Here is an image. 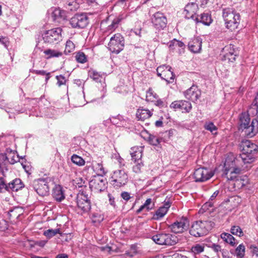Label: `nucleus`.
<instances>
[{"mask_svg":"<svg viewBox=\"0 0 258 258\" xmlns=\"http://www.w3.org/2000/svg\"><path fill=\"white\" fill-rule=\"evenodd\" d=\"M240 148L242 153L240 154L241 160L244 163H250L254 161L258 153V146L250 141L242 142Z\"/></svg>","mask_w":258,"mask_h":258,"instance_id":"nucleus-1","label":"nucleus"},{"mask_svg":"<svg viewBox=\"0 0 258 258\" xmlns=\"http://www.w3.org/2000/svg\"><path fill=\"white\" fill-rule=\"evenodd\" d=\"M222 16L228 29L233 31L238 28L240 21V15L236 13L234 9L229 8L223 9Z\"/></svg>","mask_w":258,"mask_h":258,"instance_id":"nucleus-2","label":"nucleus"},{"mask_svg":"<svg viewBox=\"0 0 258 258\" xmlns=\"http://www.w3.org/2000/svg\"><path fill=\"white\" fill-rule=\"evenodd\" d=\"M53 183L51 177L40 178L33 181L32 187L39 196L44 197L48 195L50 186Z\"/></svg>","mask_w":258,"mask_h":258,"instance_id":"nucleus-3","label":"nucleus"},{"mask_svg":"<svg viewBox=\"0 0 258 258\" xmlns=\"http://www.w3.org/2000/svg\"><path fill=\"white\" fill-rule=\"evenodd\" d=\"M108 49L112 53L118 54L124 47V39L120 34L117 33L112 36L108 43Z\"/></svg>","mask_w":258,"mask_h":258,"instance_id":"nucleus-4","label":"nucleus"},{"mask_svg":"<svg viewBox=\"0 0 258 258\" xmlns=\"http://www.w3.org/2000/svg\"><path fill=\"white\" fill-rule=\"evenodd\" d=\"M91 202L88 195L83 192L79 193L77 198L76 211L79 214L88 213L91 209Z\"/></svg>","mask_w":258,"mask_h":258,"instance_id":"nucleus-5","label":"nucleus"},{"mask_svg":"<svg viewBox=\"0 0 258 258\" xmlns=\"http://www.w3.org/2000/svg\"><path fill=\"white\" fill-rule=\"evenodd\" d=\"M238 130L244 132L247 137H251V121L249 114L248 112H242L238 116Z\"/></svg>","mask_w":258,"mask_h":258,"instance_id":"nucleus-6","label":"nucleus"},{"mask_svg":"<svg viewBox=\"0 0 258 258\" xmlns=\"http://www.w3.org/2000/svg\"><path fill=\"white\" fill-rule=\"evenodd\" d=\"M62 29L60 27L49 30L42 35L44 42L48 44H57L59 41Z\"/></svg>","mask_w":258,"mask_h":258,"instance_id":"nucleus-7","label":"nucleus"},{"mask_svg":"<svg viewBox=\"0 0 258 258\" xmlns=\"http://www.w3.org/2000/svg\"><path fill=\"white\" fill-rule=\"evenodd\" d=\"M73 28L83 29L89 24V18L86 13L76 14L70 20Z\"/></svg>","mask_w":258,"mask_h":258,"instance_id":"nucleus-8","label":"nucleus"},{"mask_svg":"<svg viewBox=\"0 0 258 258\" xmlns=\"http://www.w3.org/2000/svg\"><path fill=\"white\" fill-rule=\"evenodd\" d=\"M110 178V182L114 186L120 187L127 183L128 175L124 170H118L113 172Z\"/></svg>","mask_w":258,"mask_h":258,"instance_id":"nucleus-9","label":"nucleus"},{"mask_svg":"<svg viewBox=\"0 0 258 258\" xmlns=\"http://www.w3.org/2000/svg\"><path fill=\"white\" fill-rule=\"evenodd\" d=\"M107 183L106 178L104 177L103 175H98L95 176L94 178L90 181L89 186L91 188H94L97 191L101 192L104 191L107 187Z\"/></svg>","mask_w":258,"mask_h":258,"instance_id":"nucleus-10","label":"nucleus"},{"mask_svg":"<svg viewBox=\"0 0 258 258\" xmlns=\"http://www.w3.org/2000/svg\"><path fill=\"white\" fill-rule=\"evenodd\" d=\"M214 173L206 168H199L195 170L194 174L196 182H204L210 179Z\"/></svg>","mask_w":258,"mask_h":258,"instance_id":"nucleus-11","label":"nucleus"},{"mask_svg":"<svg viewBox=\"0 0 258 258\" xmlns=\"http://www.w3.org/2000/svg\"><path fill=\"white\" fill-rule=\"evenodd\" d=\"M151 21L154 27L157 29H163L167 25L166 17L160 12H156L153 15Z\"/></svg>","mask_w":258,"mask_h":258,"instance_id":"nucleus-12","label":"nucleus"},{"mask_svg":"<svg viewBox=\"0 0 258 258\" xmlns=\"http://www.w3.org/2000/svg\"><path fill=\"white\" fill-rule=\"evenodd\" d=\"M224 51L226 52L223 56V60H228L230 62H234L236 57L239 55V50L238 48L235 47L234 45L230 44L225 46Z\"/></svg>","mask_w":258,"mask_h":258,"instance_id":"nucleus-13","label":"nucleus"},{"mask_svg":"<svg viewBox=\"0 0 258 258\" xmlns=\"http://www.w3.org/2000/svg\"><path fill=\"white\" fill-rule=\"evenodd\" d=\"M171 108L180 110L183 113H188L190 111L192 106L190 102L185 100H177L173 101L170 105Z\"/></svg>","mask_w":258,"mask_h":258,"instance_id":"nucleus-14","label":"nucleus"},{"mask_svg":"<svg viewBox=\"0 0 258 258\" xmlns=\"http://www.w3.org/2000/svg\"><path fill=\"white\" fill-rule=\"evenodd\" d=\"M198 4L196 3L191 2L187 4L184 8V11L186 12L185 18L186 19H195V15L196 14L198 10Z\"/></svg>","mask_w":258,"mask_h":258,"instance_id":"nucleus-15","label":"nucleus"},{"mask_svg":"<svg viewBox=\"0 0 258 258\" xmlns=\"http://www.w3.org/2000/svg\"><path fill=\"white\" fill-rule=\"evenodd\" d=\"M202 40L200 37H194L188 43V49L193 53H198L202 49Z\"/></svg>","mask_w":258,"mask_h":258,"instance_id":"nucleus-16","label":"nucleus"},{"mask_svg":"<svg viewBox=\"0 0 258 258\" xmlns=\"http://www.w3.org/2000/svg\"><path fill=\"white\" fill-rule=\"evenodd\" d=\"M201 95L200 91L196 86H192L184 92V96L186 99L192 101H196Z\"/></svg>","mask_w":258,"mask_h":258,"instance_id":"nucleus-17","label":"nucleus"},{"mask_svg":"<svg viewBox=\"0 0 258 258\" xmlns=\"http://www.w3.org/2000/svg\"><path fill=\"white\" fill-rule=\"evenodd\" d=\"M211 227H191L189 229V233L195 237H201L207 235Z\"/></svg>","mask_w":258,"mask_h":258,"instance_id":"nucleus-18","label":"nucleus"},{"mask_svg":"<svg viewBox=\"0 0 258 258\" xmlns=\"http://www.w3.org/2000/svg\"><path fill=\"white\" fill-rule=\"evenodd\" d=\"M238 161V159L233 156L231 157H228L226 158L225 163L224 164V174L225 175L228 174L229 172H230L232 169H233L237 164V162Z\"/></svg>","mask_w":258,"mask_h":258,"instance_id":"nucleus-19","label":"nucleus"},{"mask_svg":"<svg viewBox=\"0 0 258 258\" xmlns=\"http://www.w3.org/2000/svg\"><path fill=\"white\" fill-rule=\"evenodd\" d=\"M196 23H201L206 26H210L213 22L211 15L210 13H203L199 17H197L194 19Z\"/></svg>","mask_w":258,"mask_h":258,"instance_id":"nucleus-20","label":"nucleus"},{"mask_svg":"<svg viewBox=\"0 0 258 258\" xmlns=\"http://www.w3.org/2000/svg\"><path fill=\"white\" fill-rule=\"evenodd\" d=\"M63 8L68 11H74L77 10L80 7L78 0H60Z\"/></svg>","mask_w":258,"mask_h":258,"instance_id":"nucleus-21","label":"nucleus"},{"mask_svg":"<svg viewBox=\"0 0 258 258\" xmlns=\"http://www.w3.org/2000/svg\"><path fill=\"white\" fill-rule=\"evenodd\" d=\"M52 196L57 202H60L63 200L65 198V196L62 187L59 184L55 185L52 189Z\"/></svg>","mask_w":258,"mask_h":258,"instance_id":"nucleus-22","label":"nucleus"},{"mask_svg":"<svg viewBox=\"0 0 258 258\" xmlns=\"http://www.w3.org/2000/svg\"><path fill=\"white\" fill-rule=\"evenodd\" d=\"M143 152V148L142 147H134L131 149L130 154L134 163L142 160Z\"/></svg>","mask_w":258,"mask_h":258,"instance_id":"nucleus-23","label":"nucleus"},{"mask_svg":"<svg viewBox=\"0 0 258 258\" xmlns=\"http://www.w3.org/2000/svg\"><path fill=\"white\" fill-rule=\"evenodd\" d=\"M10 191H17L24 187V184L20 178H15L9 183Z\"/></svg>","mask_w":258,"mask_h":258,"instance_id":"nucleus-24","label":"nucleus"},{"mask_svg":"<svg viewBox=\"0 0 258 258\" xmlns=\"http://www.w3.org/2000/svg\"><path fill=\"white\" fill-rule=\"evenodd\" d=\"M166 69H164L162 80H165L168 84L172 83L175 78V75L171 71V67L166 65Z\"/></svg>","mask_w":258,"mask_h":258,"instance_id":"nucleus-25","label":"nucleus"},{"mask_svg":"<svg viewBox=\"0 0 258 258\" xmlns=\"http://www.w3.org/2000/svg\"><path fill=\"white\" fill-rule=\"evenodd\" d=\"M246 112H248L249 115L251 114L255 117L258 115V92L255 95L251 105L249 106L248 110Z\"/></svg>","mask_w":258,"mask_h":258,"instance_id":"nucleus-26","label":"nucleus"},{"mask_svg":"<svg viewBox=\"0 0 258 258\" xmlns=\"http://www.w3.org/2000/svg\"><path fill=\"white\" fill-rule=\"evenodd\" d=\"M151 111L143 107H140L137 111L136 117L138 120H144L152 116Z\"/></svg>","mask_w":258,"mask_h":258,"instance_id":"nucleus-27","label":"nucleus"},{"mask_svg":"<svg viewBox=\"0 0 258 258\" xmlns=\"http://www.w3.org/2000/svg\"><path fill=\"white\" fill-rule=\"evenodd\" d=\"M9 157L7 156V154H0V171L3 175L5 171L8 170L7 165L9 163Z\"/></svg>","mask_w":258,"mask_h":258,"instance_id":"nucleus-28","label":"nucleus"},{"mask_svg":"<svg viewBox=\"0 0 258 258\" xmlns=\"http://www.w3.org/2000/svg\"><path fill=\"white\" fill-rule=\"evenodd\" d=\"M85 168H87L88 169L91 168L95 172H96L97 175H102L105 174L104 168L101 163H92L91 165L89 166L87 165Z\"/></svg>","mask_w":258,"mask_h":258,"instance_id":"nucleus-29","label":"nucleus"},{"mask_svg":"<svg viewBox=\"0 0 258 258\" xmlns=\"http://www.w3.org/2000/svg\"><path fill=\"white\" fill-rule=\"evenodd\" d=\"M168 47L170 50H174L177 47H179L180 49H179V51L183 50L185 48V45L183 42L182 41L176 40V39H173L172 40L170 41L168 43Z\"/></svg>","mask_w":258,"mask_h":258,"instance_id":"nucleus-30","label":"nucleus"},{"mask_svg":"<svg viewBox=\"0 0 258 258\" xmlns=\"http://www.w3.org/2000/svg\"><path fill=\"white\" fill-rule=\"evenodd\" d=\"M111 122L118 126H124L126 125V121L121 115H118L116 116H112L110 118Z\"/></svg>","mask_w":258,"mask_h":258,"instance_id":"nucleus-31","label":"nucleus"},{"mask_svg":"<svg viewBox=\"0 0 258 258\" xmlns=\"http://www.w3.org/2000/svg\"><path fill=\"white\" fill-rule=\"evenodd\" d=\"M6 151L8 155L7 156L9 157V163L10 164H14L18 161H20V157L19 155H16L14 151H12L11 149L7 148Z\"/></svg>","mask_w":258,"mask_h":258,"instance_id":"nucleus-32","label":"nucleus"},{"mask_svg":"<svg viewBox=\"0 0 258 258\" xmlns=\"http://www.w3.org/2000/svg\"><path fill=\"white\" fill-rule=\"evenodd\" d=\"M44 53L47 55V59L52 57H58L61 56L62 53L55 49H47L44 51Z\"/></svg>","mask_w":258,"mask_h":258,"instance_id":"nucleus-33","label":"nucleus"},{"mask_svg":"<svg viewBox=\"0 0 258 258\" xmlns=\"http://www.w3.org/2000/svg\"><path fill=\"white\" fill-rule=\"evenodd\" d=\"M5 110L8 113H15L16 112L17 113H20L24 112L23 109H21L19 105L14 106L12 103L8 104Z\"/></svg>","mask_w":258,"mask_h":258,"instance_id":"nucleus-34","label":"nucleus"},{"mask_svg":"<svg viewBox=\"0 0 258 258\" xmlns=\"http://www.w3.org/2000/svg\"><path fill=\"white\" fill-rule=\"evenodd\" d=\"M164 244L167 245H173L175 244L177 241V238L175 235L169 234H164Z\"/></svg>","mask_w":258,"mask_h":258,"instance_id":"nucleus-35","label":"nucleus"},{"mask_svg":"<svg viewBox=\"0 0 258 258\" xmlns=\"http://www.w3.org/2000/svg\"><path fill=\"white\" fill-rule=\"evenodd\" d=\"M51 17L54 21H58L59 19H64L65 13L59 9H55L52 12Z\"/></svg>","mask_w":258,"mask_h":258,"instance_id":"nucleus-36","label":"nucleus"},{"mask_svg":"<svg viewBox=\"0 0 258 258\" xmlns=\"http://www.w3.org/2000/svg\"><path fill=\"white\" fill-rule=\"evenodd\" d=\"M251 137H252L258 133V115L252 119L251 121Z\"/></svg>","mask_w":258,"mask_h":258,"instance_id":"nucleus-37","label":"nucleus"},{"mask_svg":"<svg viewBox=\"0 0 258 258\" xmlns=\"http://www.w3.org/2000/svg\"><path fill=\"white\" fill-rule=\"evenodd\" d=\"M221 237L226 242L229 243L232 246H234L235 244V238L230 234L223 233L221 234Z\"/></svg>","mask_w":258,"mask_h":258,"instance_id":"nucleus-38","label":"nucleus"},{"mask_svg":"<svg viewBox=\"0 0 258 258\" xmlns=\"http://www.w3.org/2000/svg\"><path fill=\"white\" fill-rule=\"evenodd\" d=\"M167 226H189V222L186 217L182 216L170 225H167Z\"/></svg>","mask_w":258,"mask_h":258,"instance_id":"nucleus-39","label":"nucleus"},{"mask_svg":"<svg viewBox=\"0 0 258 258\" xmlns=\"http://www.w3.org/2000/svg\"><path fill=\"white\" fill-rule=\"evenodd\" d=\"M167 211L165 207H160L153 215L152 219L154 220H159L164 216Z\"/></svg>","mask_w":258,"mask_h":258,"instance_id":"nucleus-40","label":"nucleus"},{"mask_svg":"<svg viewBox=\"0 0 258 258\" xmlns=\"http://www.w3.org/2000/svg\"><path fill=\"white\" fill-rule=\"evenodd\" d=\"M72 162L79 166H82L85 165V160L80 156L73 154L71 157Z\"/></svg>","mask_w":258,"mask_h":258,"instance_id":"nucleus-41","label":"nucleus"},{"mask_svg":"<svg viewBox=\"0 0 258 258\" xmlns=\"http://www.w3.org/2000/svg\"><path fill=\"white\" fill-rule=\"evenodd\" d=\"M89 76L96 82H101L102 76L97 72L94 70H90L88 72Z\"/></svg>","mask_w":258,"mask_h":258,"instance_id":"nucleus-42","label":"nucleus"},{"mask_svg":"<svg viewBox=\"0 0 258 258\" xmlns=\"http://www.w3.org/2000/svg\"><path fill=\"white\" fill-rule=\"evenodd\" d=\"M240 172L241 169L236 165V166L230 171L229 175H227L226 177L228 180H233L236 177L235 174H239Z\"/></svg>","mask_w":258,"mask_h":258,"instance_id":"nucleus-43","label":"nucleus"},{"mask_svg":"<svg viewBox=\"0 0 258 258\" xmlns=\"http://www.w3.org/2000/svg\"><path fill=\"white\" fill-rule=\"evenodd\" d=\"M164 237V233H161L154 235L152 237V239L158 244L164 245L165 242Z\"/></svg>","mask_w":258,"mask_h":258,"instance_id":"nucleus-44","label":"nucleus"},{"mask_svg":"<svg viewBox=\"0 0 258 258\" xmlns=\"http://www.w3.org/2000/svg\"><path fill=\"white\" fill-rule=\"evenodd\" d=\"M138 253V247L136 244H132L130 247V249L126 250L124 254L130 257H133Z\"/></svg>","mask_w":258,"mask_h":258,"instance_id":"nucleus-45","label":"nucleus"},{"mask_svg":"<svg viewBox=\"0 0 258 258\" xmlns=\"http://www.w3.org/2000/svg\"><path fill=\"white\" fill-rule=\"evenodd\" d=\"M104 219V216L99 213H93L92 216V222L94 224H100Z\"/></svg>","mask_w":258,"mask_h":258,"instance_id":"nucleus-46","label":"nucleus"},{"mask_svg":"<svg viewBox=\"0 0 258 258\" xmlns=\"http://www.w3.org/2000/svg\"><path fill=\"white\" fill-rule=\"evenodd\" d=\"M236 255L238 258H243L244 256L245 246L243 244L239 245L235 249Z\"/></svg>","mask_w":258,"mask_h":258,"instance_id":"nucleus-47","label":"nucleus"},{"mask_svg":"<svg viewBox=\"0 0 258 258\" xmlns=\"http://www.w3.org/2000/svg\"><path fill=\"white\" fill-rule=\"evenodd\" d=\"M10 191L8 183H7L3 177H0V192Z\"/></svg>","mask_w":258,"mask_h":258,"instance_id":"nucleus-48","label":"nucleus"},{"mask_svg":"<svg viewBox=\"0 0 258 258\" xmlns=\"http://www.w3.org/2000/svg\"><path fill=\"white\" fill-rule=\"evenodd\" d=\"M59 229H48L46 231H45L44 232V235L48 239L51 238L54 235H55L57 233H59Z\"/></svg>","mask_w":258,"mask_h":258,"instance_id":"nucleus-49","label":"nucleus"},{"mask_svg":"<svg viewBox=\"0 0 258 258\" xmlns=\"http://www.w3.org/2000/svg\"><path fill=\"white\" fill-rule=\"evenodd\" d=\"M75 49V45L71 40H68L66 42V48L64 52L67 54L72 52Z\"/></svg>","mask_w":258,"mask_h":258,"instance_id":"nucleus-50","label":"nucleus"},{"mask_svg":"<svg viewBox=\"0 0 258 258\" xmlns=\"http://www.w3.org/2000/svg\"><path fill=\"white\" fill-rule=\"evenodd\" d=\"M148 138L150 144L153 146H158L160 143V139L153 135L150 134Z\"/></svg>","mask_w":258,"mask_h":258,"instance_id":"nucleus-51","label":"nucleus"},{"mask_svg":"<svg viewBox=\"0 0 258 258\" xmlns=\"http://www.w3.org/2000/svg\"><path fill=\"white\" fill-rule=\"evenodd\" d=\"M154 206V203L152 202V199L150 198L147 199L144 204V206L145 207L146 212H148L153 209Z\"/></svg>","mask_w":258,"mask_h":258,"instance_id":"nucleus-52","label":"nucleus"},{"mask_svg":"<svg viewBox=\"0 0 258 258\" xmlns=\"http://www.w3.org/2000/svg\"><path fill=\"white\" fill-rule=\"evenodd\" d=\"M75 57L76 60L80 63H83L87 61L86 56L84 53L82 52H79L77 53Z\"/></svg>","mask_w":258,"mask_h":258,"instance_id":"nucleus-53","label":"nucleus"},{"mask_svg":"<svg viewBox=\"0 0 258 258\" xmlns=\"http://www.w3.org/2000/svg\"><path fill=\"white\" fill-rule=\"evenodd\" d=\"M204 127L206 130L210 131L213 134H217V133H213L214 131H217L218 128L212 122H206L204 125Z\"/></svg>","mask_w":258,"mask_h":258,"instance_id":"nucleus-54","label":"nucleus"},{"mask_svg":"<svg viewBox=\"0 0 258 258\" xmlns=\"http://www.w3.org/2000/svg\"><path fill=\"white\" fill-rule=\"evenodd\" d=\"M196 2H199L201 7L204 8L211 6L214 0H196Z\"/></svg>","mask_w":258,"mask_h":258,"instance_id":"nucleus-55","label":"nucleus"},{"mask_svg":"<svg viewBox=\"0 0 258 258\" xmlns=\"http://www.w3.org/2000/svg\"><path fill=\"white\" fill-rule=\"evenodd\" d=\"M144 166L142 160L136 162V164L133 167V170L134 172L138 173L141 172V168Z\"/></svg>","mask_w":258,"mask_h":258,"instance_id":"nucleus-56","label":"nucleus"},{"mask_svg":"<svg viewBox=\"0 0 258 258\" xmlns=\"http://www.w3.org/2000/svg\"><path fill=\"white\" fill-rule=\"evenodd\" d=\"M204 249V247L199 244H197L191 248V251L195 254H199L203 252Z\"/></svg>","mask_w":258,"mask_h":258,"instance_id":"nucleus-57","label":"nucleus"},{"mask_svg":"<svg viewBox=\"0 0 258 258\" xmlns=\"http://www.w3.org/2000/svg\"><path fill=\"white\" fill-rule=\"evenodd\" d=\"M230 231L232 234L239 236L243 235V232L240 227H231Z\"/></svg>","mask_w":258,"mask_h":258,"instance_id":"nucleus-58","label":"nucleus"},{"mask_svg":"<svg viewBox=\"0 0 258 258\" xmlns=\"http://www.w3.org/2000/svg\"><path fill=\"white\" fill-rule=\"evenodd\" d=\"M213 206V203L209 200L202 206L201 209L200 210V212L202 213L205 212L208 210L209 208L212 207Z\"/></svg>","mask_w":258,"mask_h":258,"instance_id":"nucleus-59","label":"nucleus"},{"mask_svg":"<svg viewBox=\"0 0 258 258\" xmlns=\"http://www.w3.org/2000/svg\"><path fill=\"white\" fill-rule=\"evenodd\" d=\"M166 68H167L166 65L164 64L158 67L156 69L157 75L158 77H160L161 79H162L164 69H166Z\"/></svg>","mask_w":258,"mask_h":258,"instance_id":"nucleus-60","label":"nucleus"},{"mask_svg":"<svg viewBox=\"0 0 258 258\" xmlns=\"http://www.w3.org/2000/svg\"><path fill=\"white\" fill-rule=\"evenodd\" d=\"M56 79L57 80V84L58 86H61V85L65 84L66 80L63 76H56Z\"/></svg>","mask_w":258,"mask_h":258,"instance_id":"nucleus-61","label":"nucleus"},{"mask_svg":"<svg viewBox=\"0 0 258 258\" xmlns=\"http://www.w3.org/2000/svg\"><path fill=\"white\" fill-rule=\"evenodd\" d=\"M19 210L18 208L10 210L8 212V215L10 218H17L19 214H18L17 211Z\"/></svg>","mask_w":258,"mask_h":258,"instance_id":"nucleus-62","label":"nucleus"},{"mask_svg":"<svg viewBox=\"0 0 258 258\" xmlns=\"http://www.w3.org/2000/svg\"><path fill=\"white\" fill-rule=\"evenodd\" d=\"M119 22V20L118 19H114L112 21L111 24L108 26V29L109 30H112L115 28H117L118 26V24Z\"/></svg>","mask_w":258,"mask_h":258,"instance_id":"nucleus-63","label":"nucleus"},{"mask_svg":"<svg viewBox=\"0 0 258 258\" xmlns=\"http://www.w3.org/2000/svg\"><path fill=\"white\" fill-rule=\"evenodd\" d=\"M249 248L251 250V252L253 254H255L258 256V247L254 244H251L249 246Z\"/></svg>","mask_w":258,"mask_h":258,"instance_id":"nucleus-64","label":"nucleus"}]
</instances>
